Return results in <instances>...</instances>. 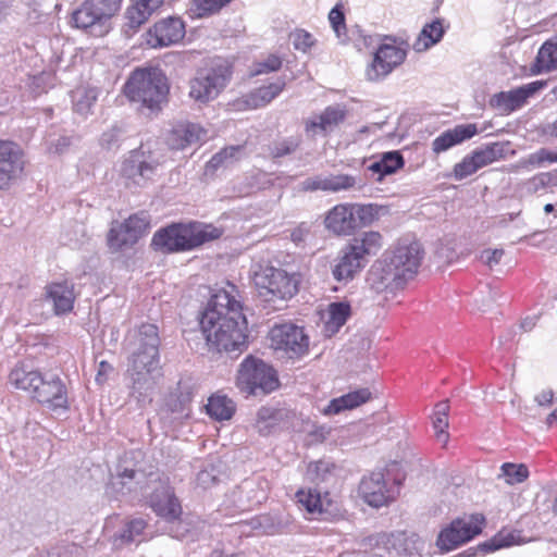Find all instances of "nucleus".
I'll return each instance as SVG.
<instances>
[{
  "mask_svg": "<svg viewBox=\"0 0 557 557\" xmlns=\"http://www.w3.org/2000/svg\"><path fill=\"white\" fill-rule=\"evenodd\" d=\"M235 292V285L227 284V288L212 294L199 322L209 349L226 352L232 358L246 349L248 337L247 321Z\"/></svg>",
  "mask_w": 557,
  "mask_h": 557,
  "instance_id": "f257e3e1",
  "label": "nucleus"
},
{
  "mask_svg": "<svg viewBox=\"0 0 557 557\" xmlns=\"http://www.w3.org/2000/svg\"><path fill=\"white\" fill-rule=\"evenodd\" d=\"M160 337L154 324L144 323L133 331L128 342V366L126 377L131 396L140 406L151 403L154 386V372L159 369Z\"/></svg>",
  "mask_w": 557,
  "mask_h": 557,
  "instance_id": "f03ea898",
  "label": "nucleus"
},
{
  "mask_svg": "<svg viewBox=\"0 0 557 557\" xmlns=\"http://www.w3.org/2000/svg\"><path fill=\"white\" fill-rule=\"evenodd\" d=\"M419 242H401L371 267L367 283L375 293H395L417 274L423 259Z\"/></svg>",
  "mask_w": 557,
  "mask_h": 557,
  "instance_id": "7ed1b4c3",
  "label": "nucleus"
},
{
  "mask_svg": "<svg viewBox=\"0 0 557 557\" xmlns=\"http://www.w3.org/2000/svg\"><path fill=\"white\" fill-rule=\"evenodd\" d=\"M221 235L222 230L211 224H172L159 230L151 245L163 252L185 251L218 239Z\"/></svg>",
  "mask_w": 557,
  "mask_h": 557,
  "instance_id": "20e7f679",
  "label": "nucleus"
},
{
  "mask_svg": "<svg viewBox=\"0 0 557 557\" xmlns=\"http://www.w3.org/2000/svg\"><path fill=\"white\" fill-rule=\"evenodd\" d=\"M124 94L132 102L159 110L168 94L166 78L157 69H137L127 79Z\"/></svg>",
  "mask_w": 557,
  "mask_h": 557,
  "instance_id": "39448f33",
  "label": "nucleus"
},
{
  "mask_svg": "<svg viewBox=\"0 0 557 557\" xmlns=\"http://www.w3.org/2000/svg\"><path fill=\"white\" fill-rule=\"evenodd\" d=\"M232 77V65L223 58H214L198 70L189 83V96L197 102L214 100L227 86Z\"/></svg>",
  "mask_w": 557,
  "mask_h": 557,
  "instance_id": "423d86ee",
  "label": "nucleus"
},
{
  "mask_svg": "<svg viewBox=\"0 0 557 557\" xmlns=\"http://www.w3.org/2000/svg\"><path fill=\"white\" fill-rule=\"evenodd\" d=\"M255 285L265 302L285 301L298 292L299 276L283 269L265 267L255 274Z\"/></svg>",
  "mask_w": 557,
  "mask_h": 557,
  "instance_id": "0eeeda50",
  "label": "nucleus"
},
{
  "mask_svg": "<svg viewBox=\"0 0 557 557\" xmlns=\"http://www.w3.org/2000/svg\"><path fill=\"white\" fill-rule=\"evenodd\" d=\"M237 387L248 395L269 394L278 385L276 372L260 359L247 357L239 366Z\"/></svg>",
  "mask_w": 557,
  "mask_h": 557,
  "instance_id": "6e6552de",
  "label": "nucleus"
},
{
  "mask_svg": "<svg viewBox=\"0 0 557 557\" xmlns=\"http://www.w3.org/2000/svg\"><path fill=\"white\" fill-rule=\"evenodd\" d=\"M162 161L152 151H146L140 147L132 150L122 161L120 174L128 183L138 187H145L153 182L160 174Z\"/></svg>",
  "mask_w": 557,
  "mask_h": 557,
  "instance_id": "1a4fd4ad",
  "label": "nucleus"
},
{
  "mask_svg": "<svg viewBox=\"0 0 557 557\" xmlns=\"http://www.w3.org/2000/svg\"><path fill=\"white\" fill-rule=\"evenodd\" d=\"M485 519L482 515H471L453 520L444 528L437 539L436 546L443 552H450L471 541L482 532Z\"/></svg>",
  "mask_w": 557,
  "mask_h": 557,
  "instance_id": "9d476101",
  "label": "nucleus"
},
{
  "mask_svg": "<svg viewBox=\"0 0 557 557\" xmlns=\"http://www.w3.org/2000/svg\"><path fill=\"white\" fill-rule=\"evenodd\" d=\"M150 224L147 212L140 211L122 223H113L108 234V245L112 251L133 247L144 236Z\"/></svg>",
  "mask_w": 557,
  "mask_h": 557,
  "instance_id": "9b49d317",
  "label": "nucleus"
},
{
  "mask_svg": "<svg viewBox=\"0 0 557 557\" xmlns=\"http://www.w3.org/2000/svg\"><path fill=\"white\" fill-rule=\"evenodd\" d=\"M269 338L274 350L282 351L289 358L300 357L307 354L309 348V337L304 329L293 323L274 325Z\"/></svg>",
  "mask_w": 557,
  "mask_h": 557,
  "instance_id": "f8f14e48",
  "label": "nucleus"
},
{
  "mask_svg": "<svg viewBox=\"0 0 557 557\" xmlns=\"http://www.w3.org/2000/svg\"><path fill=\"white\" fill-rule=\"evenodd\" d=\"M25 157L22 148L11 140H0V189H7L24 172Z\"/></svg>",
  "mask_w": 557,
  "mask_h": 557,
  "instance_id": "ddd939ff",
  "label": "nucleus"
},
{
  "mask_svg": "<svg viewBox=\"0 0 557 557\" xmlns=\"http://www.w3.org/2000/svg\"><path fill=\"white\" fill-rule=\"evenodd\" d=\"M406 57V49L389 44L381 45L374 53L371 64L367 67V78L376 82L386 77L405 61Z\"/></svg>",
  "mask_w": 557,
  "mask_h": 557,
  "instance_id": "4468645a",
  "label": "nucleus"
},
{
  "mask_svg": "<svg viewBox=\"0 0 557 557\" xmlns=\"http://www.w3.org/2000/svg\"><path fill=\"white\" fill-rule=\"evenodd\" d=\"M185 36V23L176 16L157 22L146 34V42L151 48L169 47L180 42Z\"/></svg>",
  "mask_w": 557,
  "mask_h": 557,
  "instance_id": "2eb2a0df",
  "label": "nucleus"
},
{
  "mask_svg": "<svg viewBox=\"0 0 557 557\" xmlns=\"http://www.w3.org/2000/svg\"><path fill=\"white\" fill-rule=\"evenodd\" d=\"M38 403L46 405L50 409H67V392L62 380L53 373L41 375V383L38 384L32 395Z\"/></svg>",
  "mask_w": 557,
  "mask_h": 557,
  "instance_id": "dca6fc26",
  "label": "nucleus"
},
{
  "mask_svg": "<svg viewBox=\"0 0 557 557\" xmlns=\"http://www.w3.org/2000/svg\"><path fill=\"white\" fill-rule=\"evenodd\" d=\"M269 482L265 479H247L232 492L231 498L235 508L245 511L260 505L268 497Z\"/></svg>",
  "mask_w": 557,
  "mask_h": 557,
  "instance_id": "f3484780",
  "label": "nucleus"
},
{
  "mask_svg": "<svg viewBox=\"0 0 557 557\" xmlns=\"http://www.w3.org/2000/svg\"><path fill=\"white\" fill-rule=\"evenodd\" d=\"M75 299L74 283L70 280L51 282L45 286L44 300L51 306L55 315L70 313Z\"/></svg>",
  "mask_w": 557,
  "mask_h": 557,
  "instance_id": "a211bd4d",
  "label": "nucleus"
},
{
  "mask_svg": "<svg viewBox=\"0 0 557 557\" xmlns=\"http://www.w3.org/2000/svg\"><path fill=\"white\" fill-rule=\"evenodd\" d=\"M359 493L363 500L375 508H380L394 499V494L387 487L382 472H372L364 476L359 485Z\"/></svg>",
  "mask_w": 557,
  "mask_h": 557,
  "instance_id": "6ab92c4d",
  "label": "nucleus"
},
{
  "mask_svg": "<svg viewBox=\"0 0 557 557\" xmlns=\"http://www.w3.org/2000/svg\"><path fill=\"white\" fill-rule=\"evenodd\" d=\"M207 137V131L197 123L180 122L171 129L166 143L171 149L183 150L198 145Z\"/></svg>",
  "mask_w": 557,
  "mask_h": 557,
  "instance_id": "aec40b11",
  "label": "nucleus"
},
{
  "mask_svg": "<svg viewBox=\"0 0 557 557\" xmlns=\"http://www.w3.org/2000/svg\"><path fill=\"white\" fill-rule=\"evenodd\" d=\"M355 214L354 205H336L324 219L325 227L336 235H350L359 227Z\"/></svg>",
  "mask_w": 557,
  "mask_h": 557,
  "instance_id": "412c9836",
  "label": "nucleus"
},
{
  "mask_svg": "<svg viewBox=\"0 0 557 557\" xmlns=\"http://www.w3.org/2000/svg\"><path fill=\"white\" fill-rule=\"evenodd\" d=\"M150 504L158 516L169 521H175L182 513L181 505L172 487L163 482L151 493Z\"/></svg>",
  "mask_w": 557,
  "mask_h": 557,
  "instance_id": "4be33fe9",
  "label": "nucleus"
},
{
  "mask_svg": "<svg viewBox=\"0 0 557 557\" xmlns=\"http://www.w3.org/2000/svg\"><path fill=\"white\" fill-rule=\"evenodd\" d=\"M366 265L367 260L348 244L339 251L332 273L337 282H348Z\"/></svg>",
  "mask_w": 557,
  "mask_h": 557,
  "instance_id": "5701e85b",
  "label": "nucleus"
},
{
  "mask_svg": "<svg viewBox=\"0 0 557 557\" xmlns=\"http://www.w3.org/2000/svg\"><path fill=\"white\" fill-rule=\"evenodd\" d=\"M357 180L352 175L337 174V175H315L306 178L301 182V189L305 191H331L338 193L352 188Z\"/></svg>",
  "mask_w": 557,
  "mask_h": 557,
  "instance_id": "b1692460",
  "label": "nucleus"
},
{
  "mask_svg": "<svg viewBox=\"0 0 557 557\" xmlns=\"http://www.w3.org/2000/svg\"><path fill=\"white\" fill-rule=\"evenodd\" d=\"M345 117L344 111L336 107H327L322 113L313 114L305 121V132L310 138L325 136Z\"/></svg>",
  "mask_w": 557,
  "mask_h": 557,
  "instance_id": "393cba45",
  "label": "nucleus"
},
{
  "mask_svg": "<svg viewBox=\"0 0 557 557\" xmlns=\"http://www.w3.org/2000/svg\"><path fill=\"white\" fill-rule=\"evenodd\" d=\"M285 87V81L278 78L274 83L268 86L257 88L236 101V106L239 109L255 110L269 104L274 98H276Z\"/></svg>",
  "mask_w": 557,
  "mask_h": 557,
  "instance_id": "a878e982",
  "label": "nucleus"
},
{
  "mask_svg": "<svg viewBox=\"0 0 557 557\" xmlns=\"http://www.w3.org/2000/svg\"><path fill=\"white\" fill-rule=\"evenodd\" d=\"M297 503L306 510L310 519L322 518L330 511L332 500L329 493H321L317 488L299 490L296 493Z\"/></svg>",
  "mask_w": 557,
  "mask_h": 557,
  "instance_id": "bb28decb",
  "label": "nucleus"
},
{
  "mask_svg": "<svg viewBox=\"0 0 557 557\" xmlns=\"http://www.w3.org/2000/svg\"><path fill=\"white\" fill-rule=\"evenodd\" d=\"M476 133L478 128L475 124L456 125L454 128L443 132L433 140L432 150L438 154L472 138Z\"/></svg>",
  "mask_w": 557,
  "mask_h": 557,
  "instance_id": "cd10ccee",
  "label": "nucleus"
},
{
  "mask_svg": "<svg viewBox=\"0 0 557 557\" xmlns=\"http://www.w3.org/2000/svg\"><path fill=\"white\" fill-rule=\"evenodd\" d=\"M42 373L27 364H16L10 372L9 382L17 389L27 392L30 396L34 394L38 384L41 383Z\"/></svg>",
  "mask_w": 557,
  "mask_h": 557,
  "instance_id": "c85d7f7f",
  "label": "nucleus"
},
{
  "mask_svg": "<svg viewBox=\"0 0 557 557\" xmlns=\"http://www.w3.org/2000/svg\"><path fill=\"white\" fill-rule=\"evenodd\" d=\"M372 399V392L368 387L349 392L330 401L323 410L325 414H337L343 410H350Z\"/></svg>",
  "mask_w": 557,
  "mask_h": 557,
  "instance_id": "c756f323",
  "label": "nucleus"
},
{
  "mask_svg": "<svg viewBox=\"0 0 557 557\" xmlns=\"http://www.w3.org/2000/svg\"><path fill=\"white\" fill-rule=\"evenodd\" d=\"M508 148L509 143H492L476 148L471 152V156L472 159H474L478 169L480 170L495 161L504 159L507 154Z\"/></svg>",
  "mask_w": 557,
  "mask_h": 557,
  "instance_id": "7c9ffc66",
  "label": "nucleus"
},
{
  "mask_svg": "<svg viewBox=\"0 0 557 557\" xmlns=\"http://www.w3.org/2000/svg\"><path fill=\"white\" fill-rule=\"evenodd\" d=\"M445 34L443 21L436 18L431 23H426L420 32L419 37L413 44V49L417 52L426 51L434 45L438 44Z\"/></svg>",
  "mask_w": 557,
  "mask_h": 557,
  "instance_id": "2f4dec72",
  "label": "nucleus"
},
{
  "mask_svg": "<svg viewBox=\"0 0 557 557\" xmlns=\"http://www.w3.org/2000/svg\"><path fill=\"white\" fill-rule=\"evenodd\" d=\"M524 91L519 88L500 91L490 99V106L500 113H510L524 104Z\"/></svg>",
  "mask_w": 557,
  "mask_h": 557,
  "instance_id": "473e14b6",
  "label": "nucleus"
},
{
  "mask_svg": "<svg viewBox=\"0 0 557 557\" xmlns=\"http://www.w3.org/2000/svg\"><path fill=\"white\" fill-rule=\"evenodd\" d=\"M327 318L324 323V334L332 336L339 331L350 315L348 302H332L327 307Z\"/></svg>",
  "mask_w": 557,
  "mask_h": 557,
  "instance_id": "72a5a7b5",
  "label": "nucleus"
},
{
  "mask_svg": "<svg viewBox=\"0 0 557 557\" xmlns=\"http://www.w3.org/2000/svg\"><path fill=\"white\" fill-rule=\"evenodd\" d=\"M557 69V37L545 41L540 48L532 66L534 73L549 72Z\"/></svg>",
  "mask_w": 557,
  "mask_h": 557,
  "instance_id": "f704fd0d",
  "label": "nucleus"
},
{
  "mask_svg": "<svg viewBox=\"0 0 557 557\" xmlns=\"http://www.w3.org/2000/svg\"><path fill=\"white\" fill-rule=\"evenodd\" d=\"M164 0H136L127 9L126 17L131 27H138L144 24L149 16L158 10Z\"/></svg>",
  "mask_w": 557,
  "mask_h": 557,
  "instance_id": "c9c22d12",
  "label": "nucleus"
},
{
  "mask_svg": "<svg viewBox=\"0 0 557 557\" xmlns=\"http://www.w3.org/2000/svg\"><path fill=\"white\" fill-rule=\"evenodd\" d=\"M404 166V158L399 151L385 152L382 158L368 166V170L377 174L376 181L381 182L384 176L395 173Z\"/></svg>",
  "mask_w": 557,
  "mask_h": 557,
  "instance_id": "e433bc0d",
  "label": "nucleus"
},
{
  "mask_svg": "<svg viewBox=\"0 0 557 557\" xmlns=\"http://www.w3.org/2000/svg\"><path fill=\"white\" fill-rule=\"evenodd\" d=\"M349 244L368 261L369 257L375 256L382 248V236L379 232H364L355 237Z\"/></svg>",
  "mask_w": 557,
  "mask_h": 557,
  "instance_id": "4c0bfd02",
  "label": "nucleus"
},
{
  "mask_svg": "<svg viewBox=\"0 0 557 557\" xmlns=\"http://www.w3.org/2000/svg\"><path fill=\"white\" fill-rule=\"evenodd\" d=\"M387 543L396 554L406 556L418 554L423 547V542L416 534L408 535L403 532L392 534Z\"/></svg>",
  "mask_w": 557,
  "mask_h": 557,
  "instance_id": "58836bf2",
  "label": "nucleus"
},
{
  "mask_svg": "<svg viewBox=\"0 0 557 557\" xmlns=\"http://www.w3.org/2000/svg\"><path fill=\"white\" fill-rule=\"evenodd\" d=\"M518 544H521L520 532L499 531L492 539L479 544L476 549L483 554H488Z\"/></svg>",
  "mask_w": 557,
  "mask_h": 557,
  "instance_id": "ea45409f",
  "label": "nucleus"
},
{
  "mask_svg": "<svg viewBox=\"0 0 557 557\" xmlns=\"http://www.w3.org/2000/svg\"><path fill=\"white\" fill-rule=\"evenodd\" d=\"M235 408L234 401L221 394L212 395L206 406L207 413L218 421L230 420L235 412Z\"/></svg>",
  "mask_w": 557,
  "mask_h": 557,
  "instance_id": "a19ab883",
  "label": "nucleus"
},
{
  "mask_svg": "<svg viewBox=\"0 0 557 557\" xmlns=\"http://www.w3.org/2000/svg\"><path fill=\"white\" fill-rule=\"evenodd\" d=\"M95 4L90 0H86L81 8L72 14V21L77 28L87 29L96 25H102L103 22L94 10Z\"/></svg>",
  "mask_w": 557,
  "mask_h": 557,
  "instance_id": "79ce46f5",
  "label": "nucleus"
},
{
  "mask_svg": "<svg viewBox=\"0 0 557 557\" xmlns=\"http://www.w3.org/2000/svg\"><path fill=\"white\" fill-rule=\"evenodd\" d=\"M145 528L146 521L144 519H132L125 524L124 529L114 536V546L121 547L137 541L139 542L140 540H138V537L143 534Z\"/></svg>",
  "mask_w": 557,
  "mask_h": 557,
  "instance_id": "37998d69",
  "label": "nucleus"
},
{
  "mask_svg": "<svg viewBox=\"0 0 557 557\" xmlns=\"http://www.w3.org/2000/svg\"><path fill=\"white\" fill-rule=\"evenodd\" d=\"M550 163H557V152L550 151L546 148H541L521 159L517 166L531 171Z\"/></svg>",
  "mask_w": 557,
  "mask_h": 557,
  "instance_id": "c03bdc74",
  "label": "nucleus"
},
{
  "mask_svg": "<svg viewBox=\"0 0 557 557\" xmlns=\"http://www.w3.org/2000/svg\"><path fill=\"white\" fill-rule=\"evenodd\" d=\"M231 0H191L187 13L191 18H202L219 12Z\"/></svg>",
  "mask_w": 557,
  "mask_h": 557,
  "instance_id": "a18cd8bd",
  "label": "nucleus"
},
{
  "mask_svg": "<svg viewBox=\"0 0 557 557\" xmlns=\"http://www.w3.org/2000/svg\"><path fill=\"white\" fill-rule=\"evenodd\" d=\"M99 90L94 87L79 88L73 95L74 109L82 115H87L95 106Z\"/></svg>",
  "mask_w": 557,
  "mask_h": 557,
  "instance_id": "49530a36",
  "label": "nucleus"
},
{
  "mask_svg": "<svg viewBox=\"0 0 557 557\" xmlns=\"http://www.w3.org/2000/svg\"><path fill=\"white\" fill-rule=\"evenodd\" d=\"M448 401H441L435 406L434 414L432 418L436 437L443 444H446L448 441V433L446 432V429L448 428Z\"/></svg>",
  "mask_w": 557,
  "mask_h": 557,
  "instance_id": "de8ad7c7",
  "label": "nucleus"
},
{
  "mask_svg": "<svg viewBox=\"0 0 557 557\" xmlns=\"http://www.w3.org/2000/svg\"><path fill=\"white\" fill-rule=\"evenodd\" d=\"M138 471L120 463L117 473L111 481V487L120 494L129 493L133 490L132 483L137 479Z\"/></svg>",
  "mask_w": 557,
  "mask_h": 557,
  "instance_id": "09e8293b",
  "label": "nucleus"
},
{
  "mask_svg": "<svg viewBox=\"0 0 557 557\" xmlns=\"http://www.w3.org/2000/svg\"><path fill=\"white\" fill-rule=\"evenodd\" d=\"M301 138L299 136H290L275 140L270 146V154L272 158H282L294 153L300 146Z\"/></svg>",
  "mask_w": 557,
  "mask_h": 557,
  "instance_id": "8fccbe9b",
  "label": "nucleus"
},
{
  "mask_svg": "<svg viewBox=\"0 0 557 557\" xmlns=\"http://www.w3.org/2000/svg\"><path fill=\"white\" fill-rule=\"evenodd\" d=\"M334 465L330 461L320 460L308 466L307 475L309 480L321 483L327 482L333 476Z\"/></svg>",
  "mask_w": 557,
  "mask_h": 557,
  "instance_id": "3c124183",
  "label": "nucleus"
},
{
  "mask_svg": "<svg viewBox=\"0 0 557 557\" xmlns=\"http://www.w3.org/2000/svg\"><path fill=\"white\" fill-rule=\"evenodd\" d=\"M502 475L506 483L513 485L524 482L529 476V470L525 465L506 462L500 467Z\"/></svg>",
  "mask_w": 557,
  "mask_h": 557,
  "instance_id": "603ef678",
  "label": "nucleus"
},
{
  "mask_svg": "<svg viewBox=\"0 0 557 557\" xmlns=\"http://www.w3.org/2000/svg\"><path fill=\"white\" fill-rule=\"evenodd\" d=\"M276 421L275 411L271 408L262 407L258 410L255 428L260 434L267 435L272 432Z\"/></svg>",
  "mask_w": 557,
  "mask_h": 557,
  "instance_id": "864d4df0",
  "label": "nucleus"
},
{
  "mask_svg": "<svg viewBox=\"0 0 557 557\" xmlns=\"http://www.w3.org/2000/svg\"><path fill=\"white\" fill-rule=\"evenodd\" d=\"M240 151L242 147L239 146H232L225 148L211 157V159L207 163V168L216 170L220 166L228 165L230 163L233 162V160L237 159V154H239Z\"/></svg>",
  "mask_w": 557,
  "mask_h": 557,
  "instance_id": "5fc2aeb1",
  "label": "nucleus"
},
{
  "mask_svg": "<svg viewBox=\"0 0 557 557\" xmlns=\"http://www.w3.org/2000/svg\"><path fill=\"white\" fill-rule=\"evenodd\" d=\"M329 21L341 41L346 40L345 15L339 4H336L329 13Z\"/></svg>",
  "mask_w": 557,
  "mask_h": 557,
  "instance_id": "6e6d98bb",
  "label": "nucleus"
},
{
  "mask_svg": "<svg viewBox=\"0 0 557 557\" xmlns=\"http://www.w3.org/2000/svg\"><path fill=\"white\" fill-rule=\"evenodd\" d=\"M122 0H90L95 4L94 10L104 23L111 18L121 7Z\"/></svg>",
  "mask_w": 557,
  "mask_h": 557,
  "instance_id": "4d7b16f0",
  "label": "nucleus"
},
{
  "mask_svg": "<svg viewBox=\"0 0 557 557\" xmlns=\"http://www.w3.org/2000/svg\"><path fill=\"white\" fill-rule=\"evenodd\" d=\"M220 471L214 465H209L197 473L196 483L199 487L207 490L219 481Z\"/></svg>",
  "mask_w": 557,
  "mask_h": 557,
  "instance_id": "13d9d810",
  "label": "nucleus"
},
{
  "mask_svg": "<svg viewBox=\"0 0 557 557\" xmlns=\"http://www.w3.org/2000/svg\"><path fill=\"white\" fill-rule=\"evenodd\" d=\"M122 136V128L119 126H112L110 129L102 133L99 141L102 148L112 150L119 147Z\"/></svg>",
  "mask_w": 557,
  "mask_h": 557,
  "instance_id": "bf43d9fd",
  "label": "nucleus"
},
{
  "mask_svg": "<svg viewBox=\"0 0 557 557\" xmlns=\"http://www.w3.org/2000/svg\"><path fill=\"white\" fill-rule=\"evenodd\" d=\"M478 166L471 154L466 156L459 163L454 166V176L456 180H463L478 171Z\"/></svg>",
  "mask_w": 557,
  "mask_h": 557,
  "instance_id": "052dcab7",
  "label": "nucleus"
},
{
  "mask_svg": "<svg viewBox=\"0 0 557 557\" xmlns=\"http://www.w3.org/2000/svg\"><path fill=\"white\" fill-rule=\"evenodd\" d=\"M293 45L296 50L307 52L314 45L315 39L305 29H297L292 34Z\"/></svg>",
  "mask_w": 557,
  "mask_h": 557,
  "instance_id": "680f3d73",
  "label": "nucleus"
},
{
  "mask_svg": "<svg viewBox=\"0 0 557 557\" xmlns=\"http://www.w3.org/2000/svg\"><path fill=\"white\" fill-rule=\"evenodd\" d=\"M354 210L356 211L355 216L357 218L359 227L370 224L377 214L376 207L373 205H354Z\"/></svg>",
  "mask_w": 557,
  "mask_h": 557,
  "instance_id": "e2e57ef3",
  "label": "nucleus"
},
{
  "mask_svg": "<svg viewBox=\"0 0 557 557\" xmlns=\"http://www.w3.org/2000/svg\"><path fill=\"white\" fill-rule=\"evenodd\" d=\"M282 65V61L276 55H270L263 62H259L252 72V75L265 74L277 71Z\"/></svg>",
  "mask_w": 557,
  "mask_h": 557,
  "instance_id": "0e129e2a",
  "label": "nucleus"
},
{
  "mask_svg": "<svg viewBox=\"0 0 557 557\" xmlns=\"http://www.w3.org/2000/svg\"><path fill=\"white\" fill-rule=\"evenodd\" d=\"M503 256V249H485L481 252L480 260L492 269L499 263Z\"/></svg>",
  "mask_w": 557,
  "mask_h": 557,
  "instance_id": "69168bd1",
  "label": "nucleus"
},
{
  "mask_svg": "<svg viewBox=\"0 0 557 557\" xmlns=\"http://www.w3.org/2000/svg\"><path fill=\"white\" fill-rule=\"evenodd\" d=\"M72 145V138L70 136H60L57 139L48 141V150L53 153H63Z\"/></svg>",
  "mask_w": 557,
  "mask_h": 557,
  "instance_id": "338daca9",
  "label": "nucleus"
},
{
  "mask_svg": "<svg viewBox=\"0 0 557 557\" xmlns=\"http://www.w3.org/2000/svg\"><path fill=\"white\" fill-rule=\"evenodd\" d=\"M189 396L181 395L170 400L169 406L173 412H180L182 416H188Z\"/></svg>",
  "mask_w": 557,
  "mask_h": 557,
  "instance_id": "774afa93",
  "label": "nucleus"
}]
</instances>
